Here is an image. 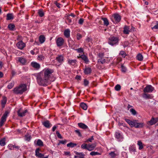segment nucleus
<instances>
[{
  "instance_id": "obj_25",
  "label": "nucleus",
  "mask_w": 158,
  "mask_h": 158,
  "mask_svg": "<svg viewBox=\"0 0 158 158\" xmlns=\"http://www.w3.org/2000/svg\"><path fill=\"white\" fill-rule=\"evenodd\" d=\"M102 19L103 21L104 25L107 26L109 24L108 19L106 18H102Z\"/></svg>"
},
{
  "instance_id": "obj_32",
  "label": "nucleus",
  "mask_w": 158,
  "mask_h": 158,
  "mask_svg": "<svg viewBox=\"0 0 158 158\" xmlns=\"http://www.w3.org/2000/svg\"><path fill=\"white\" fill-rule=\"evenodd\" d=\"M81 108L84 110H86L87 108V106L86 104L84 103H81L80 105Z\"/></svg>"
},
{
  "instance_id": "obj_43",
  "label": "nucleus",
  "mask_w": 158,
  "mask_h": 158,
  "mask_svg": "<svg viewBox=\"0 0 158 158\" xmlns=\"http://www.w3.org/2000/svg\"><path fill=\"white\" fill-rule=\"evenodd\" d=\"M130 111L133 115H135L137 114L136 111L133 108L130 109Z\"/></svg>"
},
{
  "instance_id": "obj_50",
  "label": "nucleus",
  "mask_w": 158,
  "mask_h": 158,
  "mask_svg": "<svg viewBox=\"0 0 158 158\" xmlns=\"http://www.w3.org/2000/svg\"><path fill=\"white\" fill-rule=\"evenodd\" d=\"M44 58V56L43 55H40L38 56L37 59L39 60H42Z\"/></svg>"
},
{
  "instance_id": "obj_63",
  "label": "nucleus",
  "mask_w": 158,
  "mask_h": 158,
  "mask_svg": "<svg viewBox=\"0 0 158 158\" xmlns=\"http://www.w3.org/2000/svg\"><path fill=\"white\" fill-rule=\"evenodd\" d=\"M67 142V140H63L60 141V143H61L62 144H65Z\"/></svg>"
},
{
  "instance_id": "obj_41",
  "label": "nucleus",
  "mask_w": 158,
  "mask_h": 158,
  "mask_svg": "<svg viewBox=\"0 0 158 158\" xmlns=\"http://www.w3.org/2000/svg\"><path fill=\"white\" fill-rule=\"evenodd\" d=\"M37 145L39 146H42L43 145V143L40 139H38L37 141Z\"/></svg>"
},
{
  "instance_id": "obj_33",
  "label": "nucleus",
  "mask_w": 158,
  "mask_h": 158,
  "mask_svg": "<svg viewBox=\"0 0 158 158\" xmlns=\"http://www.w3.org/2000/svg\"><path fill=\"white\" fill-rule=\"evenodd\" d=\"M8 27L9 29L11 31L14 30L15 27V26L14 24H10L8 25Z\"/></svg>"
},
{
  "instance_id": "obj_52",
  "label": "nucleus",
  "mask_w": 158,
  "mask_h": 158,
  "mask_svg": "<svg viewBox=\"0 0 158 158\" xmlns=\"http://www.w3.org/2000/svg\"><path fill=\"white\" fill-rule=\"evenodd\" d=\"M75 132L76 134H77L79 136L81 137V132L80 131V130H76L75 131Z\"/></svg>"
},
{
  "instance_id": "obj_37",
  "label": "nucleus",
  "mask_w": 158,
  "mask_h": 158,
  "mask_svg": "<svg viewBox=\"0 0 158 158\" xmlns=\"http://www.w3.org/2000/svg\"><path fill=\"white\" fill-rule=\"evenodd\" d=\"M75 50L77 51L78 53H84V49L83 48H80L78 49H75Z\"/></svg>"
},
{
  "instance_id": "obj_59",
  "label": "nucleus",
  "mask_w": 158,
  "mask_h": 158,
  "mask_svg": "<svg viewBox=\"0 0 158 158\" xmlns=\"http://www.w3.org/2000/svg\"><path fill=\"white\" fill-rule=\"evenodd\" d=\"M54 4H55L58 8H59V4L57 2V1H55L54 2Z\"/></svg>"
},
{
  "instance_id": "obj_24",
  "label": "nucleus",
  "mask_w": 158,
  "mask_h": 158,
  "mask_svg": "<svg viewBox=\"0 0 158 158\" xmlns=\"http://www.w3.org/2000/svg\"><path fill=\"white\" fill-rule=\"evenodd\" d=\"M78 125L80 128L83 129H86L88 128V127L86 125L81 123H79Z\"/></svg>"
},
{
  "instance_id": "obj_35",
  "label": "nucleus",
  "mask_w": 158,
  "mask_h": 158,
  "mask_svg": "<svg viewBox=\"0 0 158 158\" xmlns=\"http://www.w3.org/2000/svg\"><path fill=\"white\" fill-rule=\"evenodd\" d=\"M129 150L130 152H134L136 151L135 147L133 146H130L129 148Z\"/></svg>"
},
{
  "instance_id": "obj_5",
  "label": "nucleus",
  "mask_w": 158,
  "mask_h": 158,
  "mask_svg": "<svg viewBox=\"0 0 158 158\" xmlns=\"http://www.w3.org/2000/svg\"><path fill=\"white\" fill-rule=\"evenodd\" d=\"M9 112L8 111H6L3 114L1 119L0 122V127H1L4 124V122L6 121V118Z\"/></svg>"
},
{
  "instance_id": "obj_40",
  "label": "nucleus",
  "mask_w": 158,
  "mask_h": 158,
  "mask_svg": "<svg viewBox=\"0 0 158 158\" xmlns=\"http://www.w3.org/2000/svg\"><path fill=\"white\" fill-rule=\"evenodd\" d=\"M40 41L41 43H43L44 42L45 40V38L43 35H41L39 38Z\"/></svg>"
},
{
  "instance_id": "obj_13",
  "label": "nucleus",
  "mask_w": 158,
  "mask_h": 158,
  "mask_svg": "<svg viewBox=\"0 0 158 158\" xmlns=\"http://www.w3.org/2000/svg\"><path fill=\"white\" fill-rule=\"evenodd\" d=\"M81 58L84 61L85 63L86 64H89V60L87 56L84 54L82 55L81 56Z\"/></svg>"
},
{
  "instance_id": "obj_57",
  "label": "nucleus",
  "mask_w": 158,
  "mask_h": 158,
  "mask_svg": "<svg viewBox=\"0 0 158 158\" xmlns=\"http://www.w3.org/2000/svg\"><path fill=\"white\" fill-rule=\"evenodd\" d=\"M84 19L82 18H81L79 20L78 23L80 24H82L84 22Z\"/></svg>"
},
{
  "instance_id": "obj_51",
  "label": "nucleus",
  "mask_w": 158,
  "mask_h": 158,
  "mask_svg": "<svg viewBox=\"0 0 158 158\" xmlns=\"http://www.w3.org/2000/svg\"><path fill=\"white\" fill-rule=\"evenodd\" d=\"M109 155L112 158H114L116 156V155L114 152H111L109 153Z\"/></svg>"
},
{
  "instance_id": "obj_31",
  "label": "nucleus",
  "mask_w": 158,
  "mask_h": 158,
  "mask_svg": "<svg viewBox=\"0 0 158 158\" xmlns=\"http://www.w3.org/2000/svg\"><path fill=\"white\" fill-rule=\"evenodd\" d=\"M66 21L68 22V24H73V23L72 21V20L71 19L69 16H67L66 17Z\"/></svg>"
},
{
  "instance_id": "obj_61",
  "label": "nucleus",
  "mask_w": 158,
  "mask_h": 158,
  "mask_svg": "<svg viewBox=\"0 0 158 158\" xmlns=\"http://www.w3.org/2000/svg\"><path fill=\"white\" fill-rule=\"evenodd\" d=\"M82 37L81 35L80 34H77V39L78 40H80Z\"/></svg>"
},
{
  "instance_id": "obj_6",
  "label": "nucleus",
  "mask_w": 158,
  "mask_h": 158,
  "mask_svg": "<svg viewBox=\"0 0 158 158\" xmlns=\"http://www.w3.org/2000/svg\"><path fill=\"white\" fill-rule=\"evenodd\" d=\"M114 136L118 141L120 142L123 141L124 138L122 133L116 131L115 132Z\"/></svg>"
},
{
  "instance_id": "obj_60",
  "label": "nucleus",
  "mask_w": 158,
  "mask_h": 158,
  "mask_svg": "<svg viewBox=\"0 0 158 158\" xmlns=\"http://www.w3.org/2000/svg\"><path fill=\"white\" fill-rule=\"evenodd\" d=\"M64 61V57L62 56H60V63H62Z\"/></svg>"
},
{
  "instance_id": "obj_44",
  "label": "nucleus",
  "mask_w": 158,
  "mask_h": 158,
  "mask_svg": "<svg viewBox=\"0 0 158 158\" xmlns=\"http://www.w3.org/2000/svg\"><path fill=\"white\" fill-rule=\"evenodd\" d=\"M25 140L29 141L31 139V136L28 134H26L25 136Z\"/></svg>"
},
{
  "instance_id": "obj_53",
  "label": "nucleus",
  "mask_w": 158,
  "mask_h": 158,
  "mask_svg": "<svg viewBox=\"0 0 158 158\" xmlns=\"http://www.w3.org/2000/svg\"><path fill=\"white\" fill-rule=\"evenodd\" d=\"M121 70L123 72H125L127 70L126 68L123 65H122L121 66Z\"/></svg>"
},
{
  "instance_id": "obj_8",
  "label": "nucleus",
  "mask_w": 158,
  "mask_h": 158,
  "mask_svg": "<svg viewBox=\"0 0 158 158\" xmlns=\"http://www.w3.org/2000/svg\"><path fill=\"white\" fill-rule=\"evenodd\" d=\"M125 120L131 127H135V128L137 120H134L132 121L127 118H125Z\"/></svg>"
},
{
  "instance_id": "obj_21",
  "label": "nucleus",
  "mask_w": 158,
  "mask_h": 158,
  "mask_svg": "<svg viewBox=\"0 0 158 158\" xmlns=\"http://www.w3.org/2000/svg\"><path fill=\"white\" fill-rule=\"evenodd\" d=\"M96 146L95 144H92L88 145L87 150L89 151H91L94 150Z\"/></svg>"
},
{
  "instance_id": "obj_28",
  "label": "nucleus",
  "mask_w": 158,
  "mask_h": 158,
  "mask_svg": "<svg viewBox=\"0 0 158 158\" xmlns=\"http://www.w3.org/2000/svg\"><path fill=\"white\" fill-rule=\"evenodd\" d=\"M143 97L146 99H151L152 98V97L151 95L149 94H147L146 93H144L143 94Z\"/></svg>"
},
{
  "instance_id": "obj_56",
  "label": "nucleus",
  "mask_w": 158,
  "mask_h": 158,
  "mask_svg": "<svg viewBox=\"0 0 158 158\" xmlns=\"http://www.w3.org/2000/svg\"><path fill=\"white\" fill-rule=\"evenodd\" d=\"M92 41V39L89 37H87L85 40V43H89Z\"/></svg>"
},
{
  "instance_id": "obj_11",
  "label": "nucleus",
  "mask_w": 158,
  "mask_h": 158,
  "mask_svg": "<svg viewBox=\"0 0 158 158\" xmlns=\"http://www.w3.org/2000/svg\"><path fill=\"white\" fill-rule=\"evenodd\" d=\"M16 46L19 49L22 50L25 47L26 44L22 41H20L17 43Z\"/></svg>"
},
{
  "instance_id": "obj_12",
  "label": "nucleus",
  "mask_w": 158,
  "mask_h": 158,
  "mask_svg": "<svg viewBox=\"0 0 158 158\" xmlns=\"http://www.w3.org/2000/svg\"><path fill=\"white\" fill-rule=\"evenodd\" d=\"M68 63L70 65L74 66L77 64V60H72L70 59H67Z\"/></svg>"
},
{
  "instance_id": "obj_18",
  "label": "nucleus",
  "mask_w": 158,
  "mask_h": 158,
  "mask_svg": "<svg viewBox=\"0 0 158 158\" xmlns=\"http://www.w3.org/2000/svg\"><path fill=\"white\" fill-rule=\"evenodd\" d=\"M7 99L6 97L3 96L2 97V99L1 100V104L3 108L4 107L6 103Z\"/></svg>"
},
{
  "instance_id": "obj_55",
  "label": "nucleus",
  "mask_w": 158,
  "mask_h": 158,
  "mask_svg": "<svg viewBox=\"0 0 158 158\" xmlns=\"http://www.w3.org/2000/svg\"><path fill=\"white\" fill-rule=\"evenodd\" d=\"M89 81L86 80V79H84V84L85 86H86L88 85L89 84Z\"/></svg>"
},
{
  "instance_id": "obj_9",
  "label": "nucleus",
  "mask_w": 158,
  "mask_h": 158,
  "mask_svg": "<svg viewBox=\"0 0 158 158\" xmlns=\"http://www.w3.org/2000/svg\"><path fill=\"white\" fill-rule=\"evenodd\" d=\"M18 62H19L23 65H25L27 64V60L24 57H18L17 58Z\"/></svg>"
},
{
  "instance_id": "obj_27",
  "label": "nucleus",
  "mask_w": 158,
  "mask_h": 158,
  "mask_svg": "<svg viewBox=\"0 0 158 158\" xmlns=\"http://www.w3.org/2000/svg\"><path fill=\"white\" fill-rule=\"evenodd\" d=\"M6 19L7 20H10L14 18L13 14L12 13H9L6 15Z\"/></svg>"
},
{
  "instance_id": "obj_14",
  "label": "nucleus",
  "mask_w": 158,
  "mask_h": 158,
  "mask_svg": "<svg viewBox=\"0 0 158 158\" xmlns=\"http://www.w3.org/2000/svg\"><path fill=\"white\" fill-rule=\"evenodd\" d=\"M40 151V149L39 148H37L35 151V156L39 158H41L44 156V154L40 153L39 152Z\"/></svg>"
},
{
  "instance_id": "obj_2",
  "label": "nucleus",
  "mask_w": 158,
  "mask_h": 158,
  "mask_svg": "<svg viewBox=\"0 0 158 158\" xmlns=\"http://www.w3.org/2000/svg\"><path fill=\"white\" fill-rule=\"evenodd\" d=\"M27 90V86L25 84H21L18 87L14 88V92L17 94H22Z\"/></svg>"
},
{
  "instance_id": "obj_42",
  "label": "nucleus",
  "mask_w": 158,
  "mask_h": 158,
  "mask_svg": "<svg viewBox=\"0 0 158 158\" xmlns=\"http://www.w3.org/2000/svg\"><path fill=\"white\" fill-rule=\"evenodd\" d=\"M137 58L139 60L141 61L143 59V56L141 54H139L137 56Z\"/></svg>"
},
{
  "instance_id": "obj_48",
  "label": "nucleus",
  "mask_w": 158,
  "mask_h": 158,
  "mask_svg": "<svg viewBox=\"0 0 158 158\" xmlns=\"http://www.w3.org/2000/svg\"><path fill=\"white\" fill-rule=\"evenodd\" d=\"M119 55H121L123 57H125L127 55L125 52L124 51H121L119 53Z\"/></svg>"
},
{
  "instance_id": "obj_54",
  "label": "nucleus",
  "mask_w": 158,
  "mask_h": 158,
  "mask_svg": "<svg viewBox=\"0 0 158 158\" xmlns=\"http://www.w3.org/2000/svg\"><path fill=\"white\" fill-rule=\"evenodd\" d=\"M94 137L93 136H91V137L90 138H89L85 141L86 142H91L92 140H94Z\"/></svg>"
},
{
  "instance_id": "obj_4",
  "label": "nucleus",
  "mask_w": 158,
  "mask_h": 158,
  "mask_svg": "<svg viewBox=\"0 0 158 158\" xmlns=\"http://www.w3.org/2000/svg\"><path fill=\"white\" fill-rule=\"evenodd\" d=\"M104 53L103 52H100L98 54L99 57L98 60V63L103 64L106 62V60L104 57Z\"/></svg>"
},
{
  "instance_id": "obj_22",
  "label": "nucleus",
  "mask_w": 158,
  "mask_h": 158,
  "mask_svg": "<svg viewBox=\"0 0 158 158\" xmlns=\"http://www.w3.org/2000/svg\"><path fill=\"white\" fill-rule=\"evenodd\" d=\"M129 26H125L123 28V33L125 34H128L129 32Z\"/></svg>"
},
{
  "instance_id": "obj_34",
  "label": "nucleus",
  "mask_w": 158,
  "mask_h": 158,
  "mask_svg": "<svg viewBox=\"0 0 158 158\" xmlns=\"http://www.w3.org/2000/svg\"><path fill=\"white\" fill-rule=\"evenodd\" d=\"M77 145V144L72 142H70L67 144V145L68 147L70 148H73Z\"/></svg>"
},
{
  "instance_id": "obj_23",
  "label": "nucleus",
  "mask_w": 158,
  "mask_h": 158,
  "mask_svg": "<svg viewBox=\"0 0 158 158\" xmlns=\"http://www.w3.org/2000/svg\"><path fill=\"white\" fill-rule=\"evenodd\" d=\"M147 124L149 125H152L156 123L154 120V118L152 117L151 119L147 122Z\"/></svg>"
},
{
  "instance_id": "obj_45",
  "label": "nucleus",
  "mask_w": 158,
  "mask_h": 158,
  "mask_svg": "<svg viewBox=\"0 0 158 158\" xmlns=\"http://www.w3.org/2000/svg\"><path fill=\"white\" fill-rule=\"evenodd\" d=\"M88 144L86 143H83L81 146V148L83 149H85L87 150Z\"/></svg>"
},
{
  "instance_id": "obj_47",
  "label": "nucleus",
  "mask_w": 158,
  "mask_h": 158,
  "mask_svg": "<svg viewBox=\"0 0 158 158\" xmlns=\"http://www.w3.org/2000/svg\"><path fill=\"white\" fill-rule=\"evenodd\" d=\"M14 83L13 81H12L7 86L8 88L10 89H11L14 85Z\"/></svg>"
},
{
  "instance_id": "obj_3",
  "label": "nucleus",
  "mask_w": 158,
  "mask_h": 158,
  "mask_svg": "<svg viewBox=\"0 0 158 158\" xmlns=\"http://www.w3.org/2000/svg\"><path fill=\"white\" fill-rule=\"evenodd\" d=\"M119 40L118 37L111 35L108 39V43L112 46H113L118 44Z\"/></svg>"
},
{
  "instance_id": "obj_10",
  "label": "nucleus",
  "mask_w": 158,
  "mask_h": 158,
  "mask_svg": "<svg viewBox=\"0 0 158 158\" xmlns=\"http://www.w3.org/2000/svg\"><path fill=\"white\" fill-rule=\"evenodd\" d=\"M31 65L34 69L37 70H39L40 68V64L35 61L32 62L31 63Z\"/></svg>"
},
{
  "instance_id": "obj_29",
  "label": "nucleus",
  "mask_w": 158,
  "mask_h": 158,
  "mask_svg": "<svg viewBox=\"0 0 158 158\" xmlns=\"http://www.w3.org/2000/svg\"><path fill=\"white\" fill-rule=\"evenodd\" d=\"M91 72V69L90 68H87L85 69L84 70V72L85 74H89Z\"/></svg>"
},
{
  "instance_id": "obj_30",
  "label": "nucleus",
  "mask_w": 158,
  "mask_h": 158,
  "mask_svg": "<svg viewBox=\"0 0 158 158\" xmlns=\"http://www.w3.org/2000/svg\"><path fill=\"white\" fill-rule=\"evenodd\" d=\"M137 145L139 146V149L140 150L142 149L143 148L142 143L140 140L137 142Z\"/></svg>"
},
{
  "instance_id": "obj_26",
  "label": "nucleus",
  "mask_w": 158,
  "mask_h": 158,
  "mask_svg": "<svg viewBox=\"0 0 158 158\" xmlns=\"http://www.w3.org/2000/svg\"><path fill=\"white\" fill-rule=\"evenodd\" d=\"M144 125V124L143 123H138V121L137 120L135 127L136 128H142L143 127Z\"/></svg>"
},
{
  "instance_id": "obj_38",
  "label": "nucleus",
  "mask_w": 158,
  "mask_h": 158,
  "mask_svg": "<svg viewBox=\"0 0 158 158\" xmlns=\"http://www.w3.org/2000/svg\"><path fill=\"white\" fill-rule=\"evenodd\" d=\"M65 43L64 39L60 37V47L63 45Z\"/></svg>"
},
{
  "instance_id": "obj_39",
  "label": "nucleus",
  "mask_w": 158,
  "mask_h": 158,
  "mask_svg": "<svg viewBox=\"0 0 158 158\" xmlns=\"http://www.w3.org/2000/svg\"><path fill=\"white\" fill-rule=\"evenodd\" d=\"M38 13L40 17H42L44 15V13L41 9H40L39 10Z\"/></svg>"
},
{
  "instance_id": "obj_16",
  "label": "nucleus",
  "mask_w": 158,
  "mask_h": 158,
  "mask_svg": "<svg viewBox=\"0 0 158 158\" xmlns=\"http://www.w3.org/2000/svg\"><path fill=\"white\" fill-rule=\"evenodd\" d=\"M64 35L67 38H69L70 36V30L69 29L65 30L64 31Z\"/></svg>"
},
{
  "instance_id": "obj_15",
  "label": "nucleus",
  "mask_w": 158,
  "mask_h": 158,
  "mask_svg": "<svg viewBox=\"0 0 158 158\" xmlns=\"http://www.w3.org/2000/svg\"><path fill=\"white\" fill-rule=\"evenodd\" d=\"M77 156H75L74 158H84L85 155L82 152H77L76 153Z\"/></svg>"
},
{
  "instance_id": "obj_19",
  "label": "nucleus",
  "mask_w": 158,
  "mask_h": 158,
  "mask_svg": "<svg viewBox=\"0 0 158 158\" xmlns=\"http://www.w3.org/2000/svg\"><path fill=\"white\" fill-rule=\"evenodd\" d=\"M43 124L44 126L48 128L52 126V125L48 120H47L43 122Z\"/></svg>"
},
{
  "instance_id": "obj_58",
  "label": "nucleus",
  "mask_w": 158,
  "mask_h": 158,
  "mask_svg": "<svg viewBox=\"0 0 158 158\" xmlns=\"http://www.w3.org/2000/svg\"><path fill=\"white\" fill-rule=\"evenodd\" d=\"M152 29H158V22H157V23L153 27H152Z\"/></svg>"
},
{
  "instance_id": "obj_46",
  "label": "nucleus",
  "mask_w": 158,
  "mask_h": 158,
  "mask_svg": "<svg viewBox=\"0 0 158 158\" xmlns=\"http://www.w3.org/2000/svg\"><path fill=\"white\" fill-rule=\"evenodd\" d=\"M90 154L92 156H94L96 155H100L101 154L98 152H95L93 151L91 152L90 153Z\"/></svg>"
},
{
  "instance_id": "obj_64",
  "label": "nucleus",
  "mask_w": 158,
  "mask_h": 158,
  "mask_svg": "<svg viewBox=\"0 0 158 158\" xmlns=\"http://www.w3.org/2000/svg\"><path fill=\"white\" fill-rule=\"evenodd\" d=\"M118 125L119 126H123L124 127H127L126 125L125 124H124L123 123H121L120 122H119L118 123Z\"/></svg>"
},
{
  "instance_id": "obj_36",
  "label": "nucleus",
  "mask_w": 158,
  "mask_h": 158,
  "mask_svg": "<svg viewBox=\"0 0 158 158\" xmlns=\"http://www.w3.org/2000/svg\"><path fill=\"white\" fill-rule=\"evenodd\" d=\"M5 138H2L0 140V145L1 146H4L5 144Z\"/></svg>"
},
{
  "instance_id": "obj_49",
  "label": "nucleus",
  "mask_w": 158,
  "mask_h": 158,
  "mask_svg": "<svg viewBox=\"0 0 158 158\" xmlns=\"http://www.w3.org/2000/svg\"><path fill=\"white\" fill-rule=\"evenodd\" d=\"M121 88V86L118 84L117 85L114 87L115 89L117 91H119Z\"/></svg>"
},
{
  "instance_id": "obj_62",
  "label": "nucleus",
  "mask_w": 158,
  "mask_h": 158,
  "mask_svg": "<svg viewBox=\"0 0 158 158\" xmlns=\"http://www.w3.org/2000/svg\"><path fill=\"white\" fill-rule=\"evenodd\" d=\"M13 147V145L11 144H9L8 146L9 148L11 150L14 148Z\"/></svg>"
},
{
  "instance_id": "obj_17",
  "label": "nucleus",
  "mask_w": 158,
  "mask_h": 158,
  "mask_svg": "<svg viewBox=\"0 0 158 158\" xmlns=\"http://www.w3.org/2000/svg\"><path fill=\"white\" fill-rule=\"evenodd\" d=\"M114 17L116 23L119 22L120 21L121 19V17L118 14H114Z\"/></svg>"
},
{
  "instance_id": "obj_1",
  "label": "nucleus",
  "mask_w": 158,
  "mask_h": 158,
  "mask_svg": "<svg viewBox=\"0 0 158 158\" xmlns=\"http://www.w3.org/2000/svg\"><path fill=\"white\" fill-rule=\"evenodd\" d=\"M54 72L53 69L45 68L40 72L34 74L36 77L37 82L40 85L46 86L50 83L49 78Z\"/></svg>"
},
{
  "instance_id": "obj_20",
  "label": "nucleus",
  "mask_w": 158,
  "mask_h": 158,
  "mask_svg": "<svg viewBox=\"0 0 158 158\" xmlns=\"http://www.w3.org/2000/svg\"><path fill=\"white\" fill-rule=\"evenodd\" d=\"M27 112V110L23 111L19 110L18 112V113L19 116L20 117H23L25 115V114Z\"/></svg>"
},
{
  "instance_id": "obj_7",
  "label": "nucleus",
  "mask_w": 158,
  "mask_h": 158,
  "mask_svg": "<svg viewBox=\"0 0 158 158\" xmlns=\"http://www.w3.org/2000/svg\"><path fill=\"white\" fill-rule=\"evenodd\" d=\"M154 90L153 87L150 85H148L144 89L143 91L144 93H150L152 92Z\"/></svg>"
}]
</instances>
